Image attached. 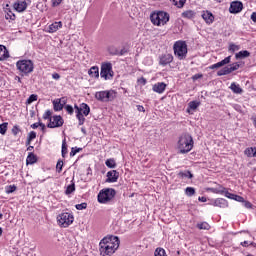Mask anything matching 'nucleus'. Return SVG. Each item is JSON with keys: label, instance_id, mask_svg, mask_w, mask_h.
<instances>
[{"label": "nucleus", "instance_id": "6", "mask_svg": "<svg viewBox=\"0 0 256 256\" xmlns=\"http://www.w3.org/2000/svg\"><path fill=\"white\" fill-rule=\"evenodd\" d=\"M174 54L181 61L187 57V43L185 41H177L174 46Z\"/></svg>", "mask_w": 256, "mask_h": 256}, {"label": "nucleus", "instance_id": "41", "mask_svg": "<svg viewBox=\"0 0 256 256\" xmlns=\"http://www.w3.org/2000/svg\"><path fill=\"white\" fill-rule=\"evenodd\" d=\"M9 123L4 122L2 124H0V133L1 135H5V133H7V127H8Z\"/></svg>", "mask_w": 256, "mask_h": 256}, {"label": "nucleus", "instance_id": "60", "mask_svg": "<svg viewBox=\"0 0 256 256\" xmlns=\"http://www.w3.org/2000/svg\"><path fill=\"white\" fill-rule=\"evenodd\" d=\"M137 110L140 112V113H145V108L141 105H138L137 106Z\"/></svg>", "mask_w": 256, "mask_h": 256}, {"label": "nucleus", "instance_id": "24", "mask_svg": "<svg viewBox=\"0 0 256 256\" xmlns=\"http://www.w3.org/2000/svg\"><path fill=\"white\" fill-rule=\"evenodd\" d=\"M88 75H90V77H93L94 79H99V67L92 66L88 71Z\"/></svg>", "mask_w": 256, "mask_h": 256}, {"label": "nucleus", "instance_id": "59", "mask_svg": "<svg viewBox=\"0 0 256 256\" xmlns=\"http://www.w3.org/2000/svg\"><path fill=\"white\" fill-rule=\"evenodd\" d=\"M138 83H139L140 85H146V84H147V80H146L145 78H139V79H138Z\"/></svg>", "mask_w": 256, "mask_h": 256}, {"label": "nucleus", "instance_id": "7", "mask_svg": "<svg viewBox=\"0 0 256 256\" xmlns=\"http://www.w3.org/2000/svg\"><path fill=\"white\" fill-rule=\"evenodd\" d=\"M16 67L22 75H29V73H33V61L31 60H20L16 63Z\"/></svg>", "mask_w": 256, "mask_h": 256}, {"label": "nucleus", "instance_id": "11", "mask_svg": "<svg viewBox=\"0 0 256 256\" xmlns=\"http://www.w3.org/2000/svg\"><path fill=\"white\" fill-rule=\"evenodd\" d=\"M63 125V118L61 116H54L50 118V122L48 123V127L50 129H55V127H62Z\"/></svg>", "mask_w": 256, "mask_h": 256}, {"label": "nucleus", "instance_id": "55", "mask_svg": "<svg viewBox=\"0 0 256 256\" xmlns=\"http://www.w3.org/2000/svg\"><path fill=\"white\" fill-rule=\"evenodd\" d=\"M57 100L61 103V105L63 107H65V105H67V98L62 97V98H58Z\"/></svg>", "mask_w": 256, "mask_h": 256}, {"label": "nucleus", "instance_id": "61", "mask_svg": "<svg viewBox=\"0 0 256 256\" xmlns=\"http://www.w3.org/2000/svg\"><path fill=\"white\" fill-rule=\"evenodd\" d=\"M52 78H54L56 81L61 79V76L57 73L52 74Z\"/></svg>", "mask_w": 256, "mask_h": 256}, {"label": "nucleus", "instance_id": "23", "mask_svg": "<svg viewBox=\"0 0 256 256\" xmlns=\"http://www.w3.org/2000/svg\"><path fill=\"white\" fill-rule=\"evenodd\" d=\"M5 59H9V51L3 45H0V61H5Z\"/></svg>", "mask_w": 256, "mask_h": 256}, {"label": "nucleus", "instance_id": "52", "mask_svg": "<svg viewBox=\"0 0 256 256\" xmlns=\"http://www.w3.org/2000/svg\"><path fill=\"white\" fill-rule=\"evenodd\" d=\"M181 175L187 179H193V174H191L189 171L183 172Z\"/></svg>", "mask_w": 256, "mask_h": 256}, {"label": "nucleus", "instance_id": "38", "mask_svg": "<svg viewBox=\"0 0 256 256\" xmlns=\"http://www.w3.org/2000/svg\"><path fill=\"white\" fill-rule=\"evenodd\" d=\"M227 67H228L229 73H233V71H237V69H239L240 65H239V62H236Z\"/></svg>", "mask_w": 256, "mask_h": 256}, {"label": "nucleus", "instance_id": "8", "mask_svg": "<svg viewBox=\"0 0 256 256\" xmlns=\"http://www.w3.org/2000/svg\"><path fill=\"white\" fill-rule=\"evenodd\" d=\"M113 197H115V190L111 188H107V189L101 190L98 193L97 199L99 203L105 204V203H109V201H111Z\"/></svg>", "mask_w": 256, "mask_h": 256}, {"label": "nucleus", "instance_id": "1", "mask_svg": "<svg viewBox=\"0 0 256 256\" xmlns=\"http://www.w3.org/2000/svg\"><path fill=\"white\" fill-rule=\"evenodd\" d=\"M119 237L117 236H106L100 243V255L102 256H111L115 253L116 249H119Z\"/></svg>", "mask_w": 256, "mask_h": 256}, {"label": "nucleus", "instance_id": "57", "mask_svg": "<svg viewBox=\"0 0 256 256\" xmlns=\"http://www.w3.org/2000/svg\"><path fill=\"white\" fill-rule=\"evenodd\" d=\"M60 3H63V0H52V7H59Z\"/></svg>", "mask_w": 256, "mask_h": 256}, {"label": "nucleus", "instance_id": "32", "mask_svg": "<svg viewBox=\"0 0 256 256\" xmlns=\"http://www.w3.org/2000/svg\"><path fill=\"white\" fill-rule=\"evenodd\" d=\"M175 7H178V9H181L184 7L186 0H170Z\"/></svg>", "mask_w": 256, "mask_h": 256}, {"label": "nucleus", "instance_id": "16", "mask_svg": "<svg viewBox=\"0 0 256 256\" xmlns=\"http://www.w3.org/2000/svg\"><path fill=\"white\" fill-rule=\"evenodd\" d=\"M211 205L214 207H220V209H226V207H229V202L223 198H217L212 201Z\"/></svg>", "mask_w": 256, "mask_h": 256}, {"label": "nucleus", "instance_id": "35", "mask_svg": "<svg viewBox=\"0 0 256 256\" xmlns=\"http://www.w3.org/2000/svg\"><path fill=\"white\" fill-rule=\"evenodd\" d=\"M198 229H203L205 231H209L211 229V226L207 222H202L197 224Z\"/></svg>", "mask_w": 256, "mask_h": 256}, {"label": "nucleus", "instance_id": "13", "mask_svg": "<svg viewBox=\"0 0 256 256\" xmlns=\"http://www.w3.org/2000/svg\"><path fill=\"white\" fill-rule=\"evenodd\" d=\"M201 17L205 21L206 25H213V21H215V16L210 11H202Z\"/></svg>", "mask_w": 256, "mask_h": 256}, {"label": "nucleus", "instance_id": "40", "mask_svg": "<svg viewBox=\"0 0 256 256\" xmlns=\"http://www.w3.org/2000/svg\"><path fill=\"white\" fill-rule=\"evenodd\" d=\"M154 256H167V253L165 252V249L157 248L154 252Z\"/></svg>", "mask_w": 256, "mask_h": 256}, {"label": "nucleus", "instance_id": "5", "mask_svg": "<svg viewBox=\"0 0 256 256\" xmlns=\"http://www.w3.org/2000/svg\"><path fill=\"white\" fill-rule=\"evenodd\" d=\"M113 75H115V72H113V64L110 62L102 63L100 77L105 81H111V79H113Z\"/></svg>", "mask_w": 256, "mask_h": 256}, {"label": "nucleus", "instance_id": "64", "mask_svg": "<svg viewBox=\"0 0 256 256\" xmlns=\"http://www.w3.org/2000/svg\"><path fill=\"white\" fill-rule=\"evenodd\" d=\"M251 120L253 121L254 127H256V117H252Z\"/></svg>", "mask_w": 256, "mask_h": 256}, {"label": "nucleus", "instance_id": "53", "mask_svg": "<svg viewBox=\"0 0 256 256\" xmlns=\"http://www.w3.org/2000/svg\"><path fill=\"white\" fill-rule=\"evenodd\" d=\"M243 207H245L246 209H251V207H253V204H251V202L244 200V202H242Z\"/></svg>", "mask_w": 256, "mask_h": 256}, {"label": "nucleus", "instance_id": "29", "mask_svg": "<svg viewBox=\"0 0 256 256\" xmlns=\"http://www.w3.org/2000/svg\"><path fill=\"white\" fill-rule=\"evenodd\" d=\"M249 55H251V53H249V51L243 50V51L236 53L235 57H236V59H245V58L249 57Z\"/></svg>", "mask_w": 256, "mask_h": 256}, {"label": "nucleus", "instance_id": "10", "mask_svg": "<svg viewBox=\"0 0 256 256\" xmlns=\"http://www.w3.org/2000/svg\"><path fill=\"white\" fill-rule=\"evenodd\" d=\"M28 6L29 4L25 0H18L13 4V8L17 13H24V11H27Z\"/></svg>", "mask_w": 256, "mask_h": 256}, {"label": "nucleus", "instance_id": "42", "mask_svg": "<svg viewBox=\"0 0 256 256\" xmlns=\"http://www.w3.org/2000/svg\"><path fill=\"white\" fill-rule=\"evenodd\" d=\"M239 49H241V47L237 44H230L229 45V51L231 53H235V51H239Z\"/></svg>", "mask_w": 256, "mask_h": 256}, {"label": "nucleus", "instance_id": "45", "mask_svg": "<svg viewBox=\"0 0 256 256\" xmlns=\"http://www.w3.org/2000/svg\"><path fill=\"white\" fill-rule=\"evenodd\" d=\"M233 201H237L238 203H245V198L235 194Z\"/></svg>", "mask_w": 256, "mask_h": 256}, {"label": "nucleus", "instance_id": "4", "mask_svg": "<svg viewBox=\"0 0 256 256\" xmlns=\"http://www.w3.org/2000/svg\"><path fill=\"white\" fill-rule=\"evenodd\" d=\"M115 97H117V92L114 90H104L95 93V99H97V101H101L102 103H109V101H113Z\"/></svg>", "mask_w": 256, "mask_h": 256}, {"label": "nucleus", "instance_id": "34", "mask_svg": "<svg viewBox=\"0 0 256 256\" xmlns=\"http://www.w3.org/2000/svg\"><path fill=\"white\" fill-rule=\"evenodd\" d=\"M106 167H109V169H115L117 167V164L115 163L114 159H108L105 162Z\"/></svg>", "mask_w": 256, "mask_h": 256}, {"label": "nucleus", "instance_id": "50", "mask_svg": "<svg viewBox=\"0 0 256 256\" xmlns=\"http://www.w3.org/2000/svg\"><path fill=\"white\" fill-rule=\"evenodd\" d=\"M12 133H13V135H15V136L19 135V133H21V129L19 128V126H14V127L12 128Z\"/></svg>", "mask_w": 256, "mask_h": 256}, {"label": "nucleus", "instance_id": "12", "mask_svg": "<svg viewBox=\"0 0 256 256\" xmlns=\"http://www.w3.org/2000/svg\"><path fill=\"white\" fill-rule=\"evenodd\" d=\"M208 191H211L212 193H220L221 195H224V197H227L228 199H235V194L230 193L225 188L217 189V188H209Z\"/></svg>", "mask_w": 256, "mask_h": 256}, {"label": "nucleus", "instance_id": "47", "mask_svg": "<svg viewBox=\"0 0 256 256\" xmlns=\"http://www.w3.org/2000/svg\"><path fill=\"white\" fill-rule=\"evenodd\" d=\"M56 169L58 171V173H61V171H63V161H58L56 164Z\"/></svg>", "mask_w": 256, "mask_h": 256}, {"label": "nucleus", "instance_id": "54", "mask_svg": "<svg viewBox=\"0 0 256 256\" xmlns=\"http://www.w3.org/2000/svg\"><path fill=\"white\" fill-rule=\"evenodd\" d=\"M65 109H66V111H67V113H69V115H73V106H71V105H66L65 106Z\"/></svg>", "mask_w": 256, "mask_h": 256}, {"label": "nucleus", "instance_id": "39", "mask_svg": "<svg viewBox=\"0 0 256 256\" xmlns=\"http://www.w3.org/2000/svg\"><path fill=\"white\" fill-rule=\"evenodd\" d=\"M185 195H187V197H193V195H195V188L187 187L185 189Z\"/></svg>", "mask_w": 256, "mask_h": 256}, {"label": "nucleus", "instance_id": "3", "mask_svg": "<svg viewBox=\"0 0 256 256\" xmlns=\"http://www.w3.org/2000/svg\"><path fill=\"white\" fill-rule=\"evenodd\" d=\"M150 19L153 25L161 27V25L169 23V14L164 11L154 12L151 14Z\"/></svg>", "mask_w": 256, "mask_h": 256}, {"label": "nucleus", "instance_id": "18", "mask_svg": "<svg viewBox=\"0 0 256 256\" xmlns=\"http://www.w3.org/2000/svg\"><path fill=\"white\" fill-rule=\"evenodd\" d=\"M160 65L165 67V65H169V63H173V55L171 54H164L160 57L159 61Z\"/></svg>", "mask_w": 256, "mask_h": 256}, {"label": "nucleus", "instance_id": "17", "mask_svg": "<svg viewBox=\"0 0 256 256\" xmlns=\"http://www.w3.org/2000/svg\"><path fill=\"white\" fill-rule=\"evenodd\" d=\"M117 179H119V172L116 170L107 172V183H117Z\"/></svg>", "mask_w": 256, "mask_h": 256}, {"label": "nucleus", "instance_id": "56", "mask_svg": "<svg viewBox=\"0 0 256 256\" xmlns=\"http://www.w3.org/2000/svg\"><path fill=\"white\" fill-rule=\"evenodd\" d=\"M37 137V133H35L34 131L30 132L29 134V138L28 141H33V139H35Z\"/></svg>", "mask_w": 256, "mask_h": 256}, {"label": "nucleus", "instance_id": "33", "mask_svg": "<svg viewBox=\"0 0 256 256\" xmlns=\"http://www.w3.org/2000/svg\"><path fill=\"white\" fill-rule=\"evenodd\" d=\"M15 191H17V186L15 185H8L5 187V193H7V195H11V193H15Z\"/></svg>", "mask_w": 256, "mask_h": 256}, {"label": "nucleus", "instance_id": "44", "mask_svg": "<svg viewBox=\"0 0 256 256\" xmlns=\"http://www.w3.org/2000/svg\"><path fill=\"white\" fill-rule=\"evenodd\" d=\"M75 191V184H70L66 188V195H71Z\"/></svg>", "mask_w": 256, "mask_h": 256}, {"label": "nucleus", "instance_id": "26", "mask_svg": "<svg viewBox=\"0 0 256 256\" xmlns=\"http://www.w3.org/2000/svg\"><path fill=\"white\" fill-rule=\"evenodd\" d=\"M79 111H80V113H83V115L85 117H87V115H89V113H91V108H89V105L82 103L79 107Z\"/></svg>", "mask_w": 256, "mask_h": 256}, {"label": "nucleus", "instance_id": "28", "mask_svg": "<svg viewBox=\"0 0 256 256\" xmlns=\"http://www.w3.org/2000/svg\"><path fill=\"white\" fill-rule=\"evenodd\" d=\"M27 165H33V163H37V156L33 153H29L26 159Z\"/></svg>", "mask_w": 256, "mask_h": 256}, {"label": "nucleus", "instance_id": "19", "mask_svg": "<svg viewBox=\"0 0 256 256\" xmlns=\"http://www.w3.org/2000/svg\"><path fill=\"white\" fill-rule=\"evenodd\" d=\"M229 63H231V56H228L224 60L211 65L210 69H219L220 67H224V65H229Z\"/></svg>", "mask_w": 256, "mask_h": 256}, {"label": "nucleus", "instance_id": "36", "mask_svg": "<svg viewBox=\"0 0 256 256\" xmlns=\"http://www.w3.org/2000/svg\"><path fill=\"white\" fill-rule=\"evenodd\" d=\"M53 107L54 111H62L64 106H62L61 103L57 99H55L53 101Z\"/></svg>", "mask_w": 256, "mask_h": 256}, {"label": "nucleus", "instance_id": "30", "mask_svg": "<svg viewBox=\"0 0 256 256\" xmlns=\"http://www.w3.org/2000/svg\"><path fill=\"white\" fill-rule=\"evenodd\" d=\"M199 105H201V103L197 102V101H191L188 104V113H191V111H195V109H197V107H199Z\"/></svg>", "mask_w": 256, "mask_h": 256}, {"label": "nucleus", "instance_id": "2", "mask_svg": "<svg viewBox=\"0 0 256 256\" xmlns=\"http://www.w3.org/2000/svg\"><path fill=\"white\" fill-rule=\"evenodd\" d=\"M177 149L180 153H189L193 149V137L189 134H182L177 142Z\"/></svg>", "mask_w": 256, "mask_h": 256}, {"label": "nucleus", "instance_id": "31", "mask_svg": "<svg viewBox=\"0 0 256 256\" xmlns=\"http://www.w3.org/2000/svg\"><path fill=\"white\" fill-rule=\"evenodd\" d=\"M182 17L185 19H193V17H195V12L193 10H187L182 13Z\"/></svg>", "mask_w": 256, "mask_h": 256}, {"label": "nucleus", "instance_id": "37", "mask_svg": "<svg viewBox=\"0 0 256 256\" xmlns=\"http://www.w3.org/2000/svg\"><path fill=\"white\" fill-rule=\"evenodd\" d=\"M229 74H230L229 67L227 66L217 72L218 77H223V75H229Z\"/></svg>", "mask_w": 256, "mask_h": 256}, {"label": "nucleus", "instance_id": "51", "mask_svg": "<svg viewBox=\"0 0 256 256\" xmlns=\"http://www.w3.org/2000/svg\"><path fill=\"white\" fill-rule=\"evenodd\" d=\"M51 115H52V112L51 110H47L44 114H43V119H50L51 120Z\"/></svg>", "mask_w": 256, "mask_h": 256}, {"label": "nucleus", "instance_id": "62", "mask_svg": "<svg viewBox=\"0 0 256 256\" xmlns=\"http://www.w3.org/2000/svg\"><path fill=\"white\" fill-rule=\"evenodd\" d=\"M251 20H252L254 23H256V12H253V13L251 14Z\"/></svg>", "mask_w": 256, "mask_h": 256}, {"label": "nucleus", "instance_id": "43", "mask_svg": "<svg viewBox=\"0 0 256 256\" xmlns=\"http://www.w3.org/2000/svg\"><path fill=\"white\" fill-rule=\"evenodd\" d=\"M34 101H37L36 94L30 95L29 98L27 99L26 103H27V105H31V103H34Z\"/></svg>", "mask_w": 256, "mask_h": 256}, {"label": "nucleus", "instance_id": "49", "mask_svg": "<svg viewBox=\"0 0 256 256\" xmlns=\"http://www.w3.org/2000/svg\"><path fill=\"white\" fill-rule=\"evenodd\" d=\"M67 155V144L65 143V140L62 143V157H65Z\"/></svg>", "mask_w": 256, "mask_h": 256}, {"label": "nucleus", "instance_id": "9", "mask_svg": "<svg viewBox=\"0 0 256 256\" xmlns=\"http://www.w3.org/2000/svg\"><path fill=\"white\" fill-rule=\"evenodd\" d=\"M73 214L64 212L57 216V221L60 227H69L74 221Z\"/></svg>", "mask_w": 256, "mask_h": 256}, {"label": "nucleus", "instance_id": "22", "mask_svg": "<svg viewBox=\"0 0 256 256\" xmlns=\"http://www.w3.org/2000/svg\"><path fill=\"white\" fill-rule=\"evenodd\" d=\"M75 113L79 121V125H83V123H85V116H83L84 114L79 110V106L77 105H75Z\"/></svg>", "mask_w": 256, "mask_h": 256}, {"label": "nucleus", "instance_id": "58", "mask_svg": "<svg viewBox=\"0 0 256 256\" xmlns=\"http://www.w3.org/2000/svg\"><path fill=\"white\" fill-rule=\"evenodd\" d=\"M203 77V74H195L192 76L193 81H197V79H201Z\"/></svg>", "mask_w": 256, "mask_h": 256}, {"label": "nucleus", "instance_id": "20", "mask_svg": "<svg viewBox=\"0 0 256 256\" xmlns=\"http://www.w3.org/2000/svg\"><path fill=\"white\" fill-rule=\"evenodd\" d=\"M61 27H63L62 22H54L51 25H49L48 33H57V31H59V29H61Z\"/></svg>", "mask_w": 256, "mask_h": 256}, {"label": "nucleus", "instance_id": "63", "mask_svg": "<svg viewBox=\"0 0 256 256\" xmlns=\"http://www.w3.org/2000/svg\"><path fill=\"white\" fill-rule=\"evenodd\" d=\"M39 127V123H34L31 125L32 129H37Z\"/></svg>", "mask_w": 256, "mask_h": 256}, {"label": "nucleus", "instance_id": "25", "mask_svg": "<svg viewBox=\"0 0 256 256\" xmlns=\"http://www.w3.org/2000/svg\"><path fill=\"white\" fill-rule=\"evenodd\" d=\"M230 89H231V91H233L236 95H241V93H243V88H242L239 84H237V83H235V82H233V83L230 85Z\"/></svg>", "mask_w": 256, "mask_h": 256}, {"label": "nucleus", "instance_id": "46", "mask_svg": "<svg viewBox=\"0 0 256 256\" xmlns=\"http://www.w3.org/2000/svg\"><path fill=\"white\" fill-rule=\"evenodd\" d=\"M79 151H81V148H72L71 152H70V157H75V155H77V153H79Z\"/></svg>", "mask_w": 256, "mask_h": 256}, {"label": "nucleus", "instance_id": "48", "mask_svg": "<svg viewBox=\"0 0 256 256\" xmlns=\"http://www.w3.org/2000/svg\"><path fill=\"white\" fill-rule=\"evenodd\" d=\"M76 209L78 211H83V209H87V203H81L76 205Z\"/></svg>", "mask_w": 256, "mask_h": 256}, {"label": "nucleus", "instance_id": "14", "mask_svg": "<svg viewBox=\"0 0 256 256\" xmlns=\"http://www.w3.org/2000/svg\"><path fill=\"white\" fill-rule=\"evenodd\" d=\"M243 11V3L239 1H234L230 4L229 12L230 13H241Z\"/></svg>", "mask_w": 256, "mask_h": 256}, {"label": "nucleus", "instance_id": "15", "mask_svg": "<svg viewBox=\"0 0 256 256\" xmlns=\"http://www.w3.org/2000/svg\"><path fill=\"white\" fill-rule=\"evenodd\" d=\"M165 89H167V84L164 82H158L152 86V91H154V93H158L159 95L165 93Z\"/></svg>", "mask_w": 256, "mask_h": 256}, {"label": "nucleus", "instance_id": "27", "mask_svg": "<svg viewBox=\"0 0 256 256\" xmlns=\"http://www.w3.org/2000/svg\"><path fill=\"white\" fill-rule=\"evenodd\" d=\"M244 155H246V157H250V158L256 157V147L246 148L244 150Z\"/></svg>", "mask_w": 256, "mask_h": 256}, {"label": "nucleus", "instance_id": "21", "mask_svg": "<svg viewBox=\"0 0 256 256\" xmlns=\"http://www.w3.org/2000/svg\"><path fill=\"white\" fill-rule=\"evenodd\" d=\"M5 12V19L10 21H15V13L9 8V4L6 5V8H4Z\"/></svg>", "mask_w": 256, "mask_h": 256}]
</instances>
